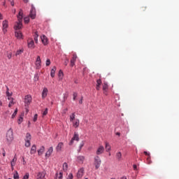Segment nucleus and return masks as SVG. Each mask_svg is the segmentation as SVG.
<instances>
[{
	"label": "nucleus",
	"instance_id": "30",
	"mask_svg": "<svg viewBox=\"0 0 179 179\" xmlns=\"http://www.w3.org/2000/svg\"><path fill=\"white\" fill-rule=\"evenodd\" d=\"M116 157L117 160H121L122 157V154L121 153V152H118L117 153H116Z\"/></svg>",
	"mask_w": 179,
	"mask_h": 179
},
{
	"label": "nucleus",
	"instance_id": "17",
	"mask_svg": "<svg viewBox=\"0 0 179 179\" xmlns=\"http://www.w3.org/2000/svg\"><path fill=\"white\" fill-rule=\"evenodd\" d=\"M62 148H64V143H59L57 146L56 147L57 152H61V150H62Z\"/></svg>",
	"mask_w": 179,
	"mask_h": 179
},
{
	"label": "nucleus",
	"instance_id": "45",
	"mask_svg": "<svg viewBox=\"0 0 179 179\" xmlns=\"http://www.w3.org/2000/svg\"><path fill=\"white\" fill-rule=\"evenodd\" d=\"M38 117V115L37 114L34 115V119H33L34 122H36V121H37Z\"/></svg>",
	"mask_w": 179,
	"mask_h": 179
},
{
	"label": "nucleus",
	"instance_id": "51",
	"mask_svg": "<svg viewBox=\"0 0 179 179\" xmlns=\"http://www.w3.org/2000/svg\"><path fill=\"white\" fill-rule=\"evenodd\" d=\"M144 155H145V156H148V157H150V153H149L146 151L144 152Z\"/></svg>",
	"mask_w": 179,
	"mask_h": 179
},
{
	"label": "nucleus",
	"instance_id": "44",
	"mask_svg": "<svg viewBox=\"0 0 179 179\" xmlns=\"http://www.w3.org/2000/svg\"><path fill=\"white\" fill-rule=\"evenodd\" d=\"M7 57L10 59L12 58V52H7Z\"/></svg>",
	"mask_w": 179,
	"mask_h": 179
},
{
	"label": "nucleus",
	"instance_id": "57",
	"mask_svg": "<svg viewBox=\"0 0 179 179\" xmlns=\"http://www.w3.org/2000/svg\"><path fill=\"white\" fill-rule=\"evenodd\" d=\"M3 156L5 157L6 156V152H5V150H3Z\"/></svg>",
	"mask_w": 179,
	"mask_h": 179
},
{
	"label": "nucleus",
	"instance_id": "3",
	"mask_svg": "<svg viewBox=\"0 0 179 179\" xmlns=\"http://www.w3.org/2000/svg\"><path fill=\"white\" fill-rule=\"evenodd\" d=\"M6 140L8 143L12 142L13 141V131L10 129L6 134Z\"/></svg>",
	"mask_w": 179,
	"mask_h": 179
},
{
	"label": "nucleus",
	"instance_id": "1",
	"mask_svg": "<svg viewBox=\"0 0 179 179\" xmlns=\"http://www.w3.org/2000/svg\"><path fill=\"white\" fill-rule=\"evenodd\" d=\"M17 20L18 22L14 26L15 30H20V29H22V27L23 26V24H22V22H23V10H20L18 13Z\"/></svg>",
	"mask_w": 179,
	"mask_h": 179
},
{
	"label": "nucleus",
	"instance_id": "64",
	"mask_svg": "<svg viewBox=\"0 0 179 179\" xmlns=\"http://www.w3.org/2000/svg\"><path fill=\"white\" fill-rule=\"evenodd\" d=\"M64 99H68V96L67 95H64Z\"/></svg>",
	"mask_w": 179,
	"mask_h": 179
},
{
	"label": "nucleus",
	"instance_id": "54",
	"mask_svg": "<svg viewBox=\"0 0 179 179\" xmlns=\"http://www.w3.org/2000/svg\"><path fill=\"white\" fill-rule=\"evenodd\" d=\"M83 103V96H81V99L79 101V104H82Z\"/></svg>",
	"mask_w": 179,
	"mask_h": 179
},
{
	"label": "nucleus",
	"instance_id": "12",
	"mask_svg": "<svg viewBox=\"0 0 179 179\" xmlns=\"http://www.w3.org/2000/svg\"><path fill=\"white\" fill-rule=\"evenodd\" d=\"M3 33H6V29L9 27V24L8 23V20L3 21Z\"/></svg>",
	"mask_w": 179,
	"mask_h": 179
},
{
	"label": "nucleus",
	"instance_id": "34",
	"mask_svg": "<svg viewBox=\"0 0 179 179\" xmlns=\"http://www.w3.org/2000/svg\"><path fill=\"white\" fill-rule=\"evenodd\" d=\"M76 115L75 113H72V115L70 116V121L71 122H73V120H75Z\"/></svg>",
	"mask_w": 179,
	"mask_h": 179
},
{
	"label": "nucleus",
	"instance_id": "46",
	"mask_svg": "<svg viewBox=\"0 0 179 179\" xmlns=\"http://www.w3.org/2000/svg\"><path fill=\"white\" fill-rule=\"evenodd\" d=\"M69 62V59L66 58V59H65V61H64V65H65V66H66L68 65Z\"/></svg>",
	"mask_w": 179,
	"mask_h": 179
},
{
	"label": "nucleus",
	"instance_id": "21",
	"mask_svg": "<svg viewBox=\"0 0 179 179\" xmlns=\"http://www.w3.org/2000/svg\"><path fill=\"white\" fill-rule=\"evenodd\" d=\"M16 162H17V158L16 157H14L13 160L10 162L11 167H15Z\"/></svg>",
	"mask_w": 179,
	"mask_h": 179
},
{
	"label": "nucleus",
	"instance_id": "5",
	"mask_svg": "<svg viewBox=\"0 0 179 179\" xmlns=\"http://www.w3.org/2000/svg\"><path fill=\"white\" fill-rule=\"evenodd\" d=\"M24 104L25 106H30V103H31V95H26L24 96Z\"/></svg>",
	"mask_w": 179,
	"mask_h": 179
},
{
	"label": "nucleus",
	"instance_id": "55",
	"mask_svg": "<svg viewBox=\"0 0 179 179\" xmlns=\"http://www.w3.org/2000/svg\"><path fill=\"white\" fill-rule=\"evenodd\" d=\"M16 114L17 113H16V112H14L11 116V118H14L15 117H16Z\"/></svg>",
	"mask_w": 179,
	"mask_h": 179
},
{
	"label": "nucleus",
	"instance_id": "32",
	"mask_svg": "<svg viewBox=\"0 0 179 179\" xmlns=\"http://www.w3.org/2000/svg\"><path fill=\"white\" fill-rule=\"evenodd\" d=\"M107 89H108V84L105 82L103 85V90H104V92H106L107 90Z\"/></svg>",
	"mask_w": 179,
	"mask_h": 179
},
{
	"label": "nucleus",
	"instance_id": "41",
	"mask_svg": "<svg viewBox=\"0 0 179 179\" xmlns=\"http://www.w3.org/2000/svg\"><path fill=\"white\" fill-rule=\"evenodd\" d=\"M147 164H152V160L150 159V156L147 158Z\"/></svg>",
	"mask_w": 179,
	"mask_h": 179
},
{
	"label": "nucleus",
	"instance_id": "36",
	"mask_svg": "<svg viewBox=\"0 0 179 179\" xmlns=\"http://www.w3.org/2000/svg\"><path fill=\"white\" fill-rule=\"evenodd\" d=\"M13 178L14 179H19V173H17V171H15V173H14Z\"/></svg>",
	"mask_w": 179,
	"mask_h": 179
},
{
	"label": "nucleus",
	"instance_id": "29",
	"mask_svg": "<svg viewBox=\"0 0 179 179\" xmlns=\"http://www.w3.org/2000/svg\"><path fill=\"white\" fill-rule=\"evenodd\" d=\"M23 51H24L23 48L17 50L15 53V56L17 57V55H22V53L23 52Z\"/></svg>",
	"mask_w": 179,
	"mask_h": 179
},
{
	"label": "nucleus",
	"instance_id": "49",
	"mask_svg": "<svg viewBox=\"0 0 179 179\" xmlns=\"http://www.w3.org/2000/svg\"><path fill=\"white\" fill-rule=\"evenodd\" d=\"M83 146H85V143L83 141V142L80 144V150H82V148H83Z\"/></svg>",
	"mask_w": 179,
	"mask_h": 179
},
{
	"label": "nucleus",
	"instance_id": "11",
	"mask_svg": "<svg viewBox=\"0 0 179 179\" xmlns=\"http://www.w3.org/2000/svg\"><path fill=\"white\" fill-rule=\"evenodd\" d=\"M96 153L97 155H103V153H104V147L103 145L99 146Z\"/></svg>",
	"mask_w": 179,
	"mask_h": 179
},
{
	"label": "nucleus",
	"instance_id": "63",
	"mask_svg": "<svg viewBox=\"0 0 179 179\" xmlns=\"http://www.w3.org/2000/svg\"><path fill=\"white\" fill-rule=\"evenodd\" d=\"M6 114H10V112L9 110H7V111L6 112Z\"/></svg>",
	"mask_w": 179,
	"mask_h": 179
},
{
	"label": "nucleus",
	"instance_id": "16",
	"mask_svg": "<svg viewBox=\"0 0 179 179\" xmlns=\"http://www.w3.org/2000/svg\"><path fill=\"white\" fill-rule=\"evenodd\" d=\"M52 152H54V148L50 147L45 153V157H50L52 155Z\"/></svg>",
	"mask_w": 179,
	"mask_h": 179
},
{
	"label": "nucleus",
	"instance_id": "56",
	"mask_svg": "<svg viewBox=\"0 0 179 179\" xmlns=\"http://www.w3.org/2000/svg\"><path fill=\"white\" fill-rule=\"evenodd\" d=\"M8 97V100L12 101L14 100V99L12 96H7Z\"/></svg>",
	"mask_w": 179,
	"mask_h": 179
},
{
	"label": "nucleus",
	"instance_id": "37",
	"mask_svg": "<svg viewBox=\"0 0 179 179\" xmlns=\"http://www.w3.org/2000/svg\"><path fill=\"white\" fill-rule=\"evenodd\" d=\"M24 23H26V24H27V23H29V22H30V18L29 17H24Z\"/></svg>",
	"mask_w": 179,
	"mask_h": 179
},
{
	"label": "nucleus",
	"instance_id": "4",
	"mask_svg": "<svg viewBox=\"0 0 179 179\" xmlns=\"http://www.w3.org/2000/svg\"><path fill=\"white\" fill-rule=\"evenodd\" d=\"M31 140V135L30 134L27 133L25 138V146L26 148H29L31 145L30 141Z\"/></svg>",
	"mask_w": 179,
	"mask_h": 179
},
{
	"label": "nucleus",
	"instance_id": "50",
	"mask_svg": "<svg viewBox=\"0 0 179 179\" xmlns=\"http://www.w3.org/2000/svg\"><path fill=\"white\" fill-rule=\"evenodd\" d=\"M64 76V72H62V70H59V76Z\"/></svg>",
	"mask_w": 179,
	"mask_h": 179
},
{
	"label": "nucleus",
	"instance_id": "43",
	"mask_svg": "<svg viewBox=\"0 0 179 179\" xmlns=\"http://www.w3.org/2000/svg\"><path fill=\"white\" fill-rule=\"evenodd\" d=\"M47 114H48V108H46L43 113V115H47Z\"/></svg>",
	"mask_w": 179,
	"mask_h": 179
},
{
	"label": "nucleus",
	"instance_id": "62",
	"mask_svg": "<svg viewBox=\"0 0 179 179\" xmlns=\"http://www.w3.org/2000/svg\"><path fill=\"white\" fill-rule=\"evenodd\" d=\"M120 179H127V176H123Z\"/></svg>",
	"mask_w": 179,
	"mask_h": 179
},
{
	"label": "nucleus",
	"instance_id": "39",
	"mask_svg": "<svg viewBox=\"0 0 179 179\" xmlns=\"http://www.w3.org/2000/svg\"><path fill=\"white\" fill-rule=\"evenodd\" d=\"M78 97V94L76 92H73V100L75 101L76 100V98Z\"/></svg>",
	"mask_w": 179,
	"mask_h": 179
},
{
	"label": "nucleus",
	"instance_id": "52",
	"mask_svg": "<svg viewBox=\"0 0 179 179\" xmlns=\"http://www.w3.org/2000/svg\"><path fill=\"white\" fill-rule=\"evenodd\" d=\"M10 2L12 6H15V1H13V0H10Z\"/></svg>",
	"mask_w": 179,
	"mask_h": 179
},
{
	"label": "nucleus",
	"instance_id": "8",
	"mask_svg": "<svg viewBox=\"0 0 179 179\" xmlns=\"http://www.w3.org/2000/svg\"><path fill=\"white\" fill-rule=\"evenodd\" d=\"M27 44H28V48H31V50L34 49V48L36 47L34 45V41L33 39L28 40Z\"/></svg>",
	"mask_w": 179,
	"mask_h": 179
},
{
	"label": "nucleus",
	"instance_id": "42",
	"mask_svg": "<svg viewBox=\"0 0 179 179\" xmlns=\"http://www.w3.org/2000/svg\"><path fill=\"white\" fill-rule=\"evenodd\" d=\"M101 80L99 79L96 80V86H101Z\"/></svg>",
	"mask_w": 179,
	"mask_h": 179
},
{
	"label": "nucleus",
	"instance_id": "38",
	"mask_svg": "<svg viewBox=\"0 0 179 179\" xmlns=\"http://www.w3.org/2000/svg\"><path fill=\"white\" fill-rule=\"evenodd\" d=\"M45 65H46V66H50V65H51V60H50V59H48L46 60Z\"/></svg>",
	"mask_w": 179,
	"mask_h": 179
},
{
	"label": "nucleus",
	"instance_id": "27",
	"mask_svg": "<svg viewBox=\"0 0 179 179\" xmlns=\"http://www.w3.org/2000/svg\"><path fill=\"white\" fill-rule=\"evenodd\" d=\"M34 37V41L37 44V43H38V34L37 33V31L35 32Z\"/></svg>",
	"mask_w": 179,
	"mask_h": 179
},
{
	"label": "nucleus",
	"instance_id": "23",
	"mask_svg": "<svg viewBox=\"0 0 179 179\" xmlns=\"http://www.w3.org/2000/svg\"><path fill=\"white\" fill-rule=\"evenodd\" d=\"M44 150H45V148H44V146L41 147V148L38 151V155L41 156V155H43V153H44Z\"/></svg>",
	"mask_w": 179,
	"mask_h": 179
},
{
	"label": "nucleus",
	"instance_id": "18",
	"mask_svg": "<svg viewBox=\"0 0 179 179\" xmlns=\"http://www.w3.org/2000/svg\"><path fill=\"white\" fill-rule=\"evenodd\" d=\"M48 94V89L44 88L42 92V99H45Z\"/></svg>",
	"mask_w": 179,
	"mask_h": 179
},
{
	"label": "nucleus",
	"instance_id": "59",
	"mask_svg": "<svg viewBox=\"0 0 179 179\" xmlns=\"http://www.w3.org/2000/svg\"><path fill=\"white\" fill-rule=\"evenodd\" d=\"M3 19V17L2 16V14L0 13V20H2Z\"/></svg>",
	"mask_w": 179,
	"mask_h": 179
},
{
	"label": "nucleus",
	"instance_id": "13",
	"mask_svg": "<svg viewBox=\"0 0 179 179\" xmlns=\"http://www.w3.org/2000/svg\"><path fill=\"white\" fill-rule=\"evenodd\" d=\"M41 38L44 45H47V44H48V38H47V36H45V35H43L42 36H41Z\"/></svg>",
	"mask_w": 179,
	"mask_h": 179
},
{
	"label": "nucleus",
	"instance_id": "58",
	"mask_svg": "<svg viewBox=\"0 0 179 179\" xmlns=\"http://www.w3.org/2000/svg\"><path fill=\"white\" fill-rule=\"evenodd\" d=\"M96 90H100V85H96Z\"/></svg>",
	"mask_w": 179,
	"mask_h": 179
},
{
	"label": "nucleus",
	"instance_id": "6",
	"mask_svg": "<svg viewBox=\"0 0 179 179\" xmlns=\"http://www.w3.org/2000/svg\"><path fill=\"white\" fill-rule=\"evenodd\" d=\"M29 16L31 19H36V8L34 6L31 5V8L30 10Z\"/></svg>",
	"mask_w": 179,
	"mask_h": 179
},
{
	"label": "nucleus",
	"instance_id": "10",
	"mask_svg": "<svg viewBox=\"0 0 179 179\" xmlns=\"http://www.w3.org/2000/svg\"><path fill=\"white\" fill-rule=\"evenodd\" d=\"M36 66L38 69H40L41 67V58L40 56H38L36 61Z\"/></svg>",
	"mask_w": 179,
	"mask_h": 179
},
{
	"label": "nucleus",
	"instance_id": "7",
	"mask_svg": "<svg viewBox=\"0 0 179 179\" xmlns=\"http://www.w3.org/2000/svg\"><path fill=\"white\" fill-rule=\"evenodd\" d=\"M73 141H77V142L79 141V134L77 133H74V135L69 143L70 145L73 144Z\"/></svg>",
	"mask_w": 179,
	"mask_h": 179
},
{
	"label": "nucleus",
	"instance_id": "25",
	"mask_svg": "<svg viewBox=\"0 0 179 179\" xmlns=\"http://www.w3.org/2000/svg\"><path fill=\"white\" fill-rule=\"evenodd\" d=\"M73 127H74V128H78V127H79V120L76 119V120L73 122Z\"/></svg>",
	"mask_w": 179,
	"mask_h": 179
},
{
	"label": "nucleus",
	"instance_id": "24",
	"mask_svg": "<svg viewBox=\"0 0 179 179\" xmlns=\"http://www.w3.org/2000/svg\"><path fill=\"white\" fill-rule=\"evenodd\" d=\"M77 160H78V163H83V162L85 161V157L79 156L77 157Z\"/></svg>",
	"mask_w": 179,
	"mask_h": 179
},
{
	"label": "nucleus",
	"instance_id": "40",
	"mask_svg": "<svg viewBox=\"0 0 179 179\" xmlns=\"http://www.w3.org/2000/svg\"><path fill=\"white\" fill-rule=\"evenodd\" d=\"M15 105V102L13 101V100L10 101L9 103H8V107H12V106Z\"/></svg>",
	"mask_w": 179,
	"mask_h": 179
},
{
	"label": "nucleus",
	"instance_id": "14",
	"mask_svg": "<svg viewBox=\"0 0 179 179\" xmlns=\"http://www.w3.org/2000/svg\"><path fill=\"white\" fill-rule=\"evenodd\" d=\"M84 171H85V169L83 168H81L80 170H78L77 173V178H82V177H83Z\"/></svg>",
	"mask_w": 179,
	"mask_h": 179
},
{
	"label": "nucleus",
	"instance_id": "53",
	"mask_svg": "<svg viewBox=\"0 0 179 179\" xmlns=\"http://www.w3.org/2000/svg\"><path fill=\"white\" fill-rule=\"evenodd\" d=\"M133 169H134V170H138V166H136V164H134L133 165Z\"/></svg>",
	"mask_w": 179,
	"mask_h": 179
},
{
	"label": "nucleus",
	"instance_id": "19",
	"mask_svg": "<svg viewBox=\"0 0 179 179\" xmlns=\"http://www.w3.org/2000/svg\"><path fill=\"white\" fill-rule=\"evenodd\" d=\"M15 35V37L19 39L23 38V35H22V32L20 31H16Z\"/></svg>",
	"mask_w": 179,
	"mask_h": 179
},
{
	"label": "nucleus",
	"instance_id": "48",
	"mask_svg": "<svg viewBox=\"0 0 179 179\" xmlns=\"http://www.w3.org/2000/svg\"><path fill=\"white\" fill-rule=\"evenodd\" d=\"M67 179H73V175L72 173H69Z\"/></svg>",
	"mask_w": 179,
	"mask_h": 179
},
{
	"label": "nucleus",
	"instance_id": "20",
	"mask_svg": "<svg viewBox=\"0 0 179 179\" xmlns=\"http://www.w3.org/2000/svg\"><path fill=\"white\" fill-rule=\"evenodd\" d=\"M57 71V67L53 66L51 71H50V76L54 78L55 76V71Z\"/></svg>",
	"mask_w": 179,
	"mask_h": 179
},
{
	"label": "nucleus",
	"instance_id": "61",
	"mask_svg": "<svg viewBox=\"0 0 179 179\" xmlns=\"http://www.w3.org/2000/svg\"><path fill=\"white\" fill-rule=\"evenodd\" d=\"M116 135H117V136H120L121 134L120 132H117Z\"/></svg>",
	"mask_w": 179,
	"mask_h": 179
},
{
	"label": "nucleus",
	"instance_id": "60",
	"mask_svg": "<svg viewBox=\"0 0 179 179\" xmlns=\"http://www.w3.org/2000/svg\"><path fill=\"white\" fill-rule=\"evenodd\" d=\"M23 1L24 2V3H27L29 2V0H23Z\"/></svg>",
	"mask_w": 179,
	"mask_h": 179
},
{
	"label": "nucleus",
	"instance_id": "26",
	"mask_svg": "<svg viewBox=\"0 0 179 179\" xmlns=\"http://www.w3.org/2000/svg\"><path fill=\"white\" fill-rule=\"evenodd\" d=\"M105 149H106V152H110V150H111V146L110 145V144L108 143H106Z\"/></svg>",
	"mask_w": 179,
	"mask_h": 179
},
{
	"label": "nucleus",
	"instance_id": "2",
	"mask_svg": "<svg viewBox=\"0 0 179 179\" xmlns=\"http://www.w3.org/2000/svg\"><path fill=\"white\" fill-rule=\"evenodd\" d=\"M94 164L95 166L96 170H98V169L100 168V166H101V159H100V157L99 156L94 157Z\"/></svg>",
	"mask_w": 179,
	"mask_h": 179
},
{
	"label": "nucleus",
	"instance_id": "28",
	"mask_svg": "<svg viewBox=\"0 0 179 179\" xmlns=\"http://www.w3.org/2000/svg\"><path fill=\"white\" fill-rule=\"evenodd\" d=\"M63 173L62 172H59V173H56V177L55 179H62Z\"/></svg>",
	"mask_w": 179,
	"mask_h": 179
},
{
	"label": "nucleus",
	"instance_id": "9",
	"mask_svg": "<svg viewBox=\"0 0 179 179\" xmlns=\"http://www.w3.org/2000/svg\"><path fill=\"white\" fill-rule=\"evenodd\" d=\"M76 59H78V55H76V53H73V57L71 59V66H75Z\"/></svg>",
	"mask_w": 179,
	"mask_h": 179
},
{
	"label": "nucleus",
	"instance_id": "33",
	"mask_svg": "<svg viewBox=\"0 0 179 179\" xmlns=\"http://www.w3.org/2000/svg\"><path fill=\"white\" fill-rule=\"evenodd\" d=\"M63 170L64 171H66V170H68V164H66V162L63 164Z\"/></svg>",
	"mask_w": 179,
	"mask_h": 179
},
{
	"label": "nucleus",
	"instance_id": "35",
	"mask_svg": "<svg viewBox=\"0 0 179 179\" xmlns=\"http://www.w3.org/2000/svg\"><path fill=\"white\" fill-rule=\"evenodd\" d=\"M22 122H23V116H20L17 120V123L19 124V125H20V124H22Z\"/></svg>",
	"mask_w": 179,
	"mask_h": 179
},
{
	"label": "nucleus",
	"instance_id": "22",
	"mask_svg": "<svg viewBox=\"0 0 179 179\" xmlns=\"http://www.w3.org/2000/svg\"><path fill=\"white\" fill-rule=\"evenodd\" d=\"M36 149L37 148L36 147V145H32L30 151L31 155H34L36 152Z\"/></svg>",
	"mask_w": 179,
	"mask_h": 179
},
{
	"label": "nucleus",
	"instance_id": "31",
	"mask_svg": "<svg viewBox=\"0 0 179 179\" xmlns=\"http://www.w3.org/2000/svg\"><path fill=\"white\" fill-rule=\"evenodd\" d=\"M6 89H7V90H6V96H12V94H13V93L12 92H9V87H6Z\"/></svg>",
	"mask_w": 179,
	"mask_h": 179
},
{
	"label": "nucleus",
	"instance_id": "15",
	"mask_svg": "<svg viewBox=\"0 0 179 179\" xmlns=\"http://www.w3.org/2000/svg\"><path fill=\"white\" fill-rule=\"evenodd\" d=\"M45 177V171L39 172L37 175V179H44Z\"/></svg>",
	"mask_w": 179,
	"mask_h": 179
},
{
	"label": "nucleus",
	"instance_id": "47",
	"mask_svg": "<svg viewBox=\"0 0 179 179\" xmlns=\"http://www.w3.org/2000/svg\"><path fill=\"white\" fill-rule=\"evenodd\" d=\"M29 176L30 175L29 174V173H27L25 176L23 177V179H29Z\"/></svg>",
	"mask_w": 179,
	"mask_h": 179
}]
</instances>
